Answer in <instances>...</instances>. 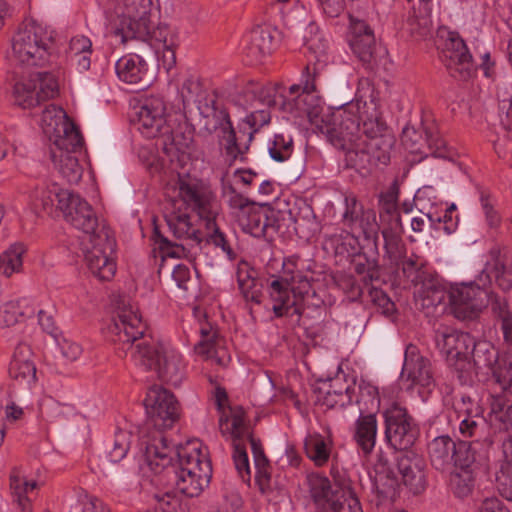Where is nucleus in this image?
<instances>
[{
	"instance_id": "nucleus-1",
	"label": "nucleus",
	"mask_w": 512,
	"mask_h": 512,
	"mask_svg": "<svg viewBox=\"0 0 512 512\" xmlns=\"http://www.w3.org/2000/svg\"><path fill=\"white\" fill-rule=\"evenodd\" d=\"M316 78V69L311 71L309 65L305 66L301 82L291 85L287 95L279 96L281 109L297 117L306 115L315 129L343 152L363 137L360 134V101H354L350 94L342 100L334 99L336 109L330 119H324L323 100L317 91Z\"/></svg>"
},
{
	"instance_id": "nucleus-2",
	"label": "nucleus",
	"mask_w": 512,
	"mask_h": 512,
	"mask_svg": "<svg viewBox=\"0 0 512 512\" xmlns=\"http://www.w3.org/2000/svg\"><path fill=\"white\" fill-rule=\"evenodd\" d=\"M484 268L478 282H460L451 285L450 304L457 320H476L482 311L491 306L497 320H512L505 298L486 289L492 282L503 292L512 289V254L501 244L493 245L487 252Z\"/></svg>"
},
{
	"instance_id": "nucleus-3",
	"label": "nucleus",
	"mask_w": 512,
	"mask_h": 512,
	"mask_svg": "<svg viewBox=\"0 0 512 512\" xmlns=\"http://www.w3.org/2000/svg\"><path fill=\"white\" fill-rule=\"evenodd\" d=\"M107 331L113 342L135 344V359L158 377L176 385L181 380L180 356L169 353L151 335L147 322H110Z\"/></svg>"
},
{
	"instance_id": "nucleus-4",
	"label": "nucleus",
	"mask_w": 512,
	"mask_h": 512,
	"mask_svg": "<svg viewBox=\"0 0 512 512\" xmlns=\"http://www.w3.org/2000/svg\"><path fill=\"white\" fill-rule=\"evenodd\" d=\"M174 447L169 446L167 438L158 432L146 442L144 460L155 473L165 472L176 488L188 497L198 496L209 484V472L203 470L195 476L194 472L179 470L173 463Z\"/></svg>"
},
{
	"instance_id": "nucleus-5",
	"label": "nucleus",
	"mask_w": 512,
	"mask_h": 512,
	"mask_svg": "<svg viewBox=\"0 0 512 512\" xmlns=\"http://www.w3.org/2000/svg\"><path fill=\"white\" fill-rule=\"evenodd\" d=\"M11 61L23 67H44L55 50V31L35 20H25L11 39Z\"/></svg>"
},
{
	"instance_id": "nucleus-6",
	"label": "nucleus",
	"mask_w": 512,
	"mask_h": 512,
	"mask_svg": "<svg viewBox=\"0 0 512 512\" xmlns=\"http://www.w3.org/2000/svg\"><path fill=\"white\" fill-rule=\"evenodd\" d=\"M299 256L293 255L284 259L282 269L277 275L267 279L268 292L273 300V311L276 317H289L292 302L296 296L295 287L303 272L298 269Z\"/></svg>"
},
{
	"instance_id": "nucleus-7",
	"label": "nucleus",
	"mask_w": 512,
	"mask_h": 512,
	"mask_svg": "<svg viewBox=\"0 0 512 512\" xmlns=\"http://www.w3.org/2000/svg\"><path fill=\"white\" fill-rule=\"evenodd\" d=\"M436 45L440 51L441 62L453 78L465 81L472 76V55L458 32L439 29Z\"/></svg>"
},
{
	"instance_id": "nucleus-8",
	"label": "nucleus",
	"mask_w": 512,
	"mask_h": 512,
	"mask_svg": "<svg viewBox=\"0 0 512 512\" xmlns=\"http://www.w3.org/2000/svg\"><path fill=\"white\" fill-rule=\"evenodd\" d=\"M60 197L59 210L62 211L65 221L88 235L89 242L95 240L102 230H110L104 222H100L95 209L79 195L63 192Z\"/></svg>"
},
{
	"instance_id": "nucleus-9",
	"label": "nucleus",
	"mask_w": 512,
	"mask_h": 512,
	"mask_svg": "<svg viewBox=\"0 0 512 512\" xmlns=\"http://www.w3.org/2000/svg\"><path fill=\"white\" fill-rule=\"evenodd\" d=\"M131 435L127 431H119L114 439L107 441L91 460L93 470L107 473L115 481H121L129 476V468L123 459L130 447Z\"/></svg>"
},
{
	"instance_id": "nucleus-10",
	"label": "nucleus",
	"mask_w": 512,
	"mask_h": 512,
	"mask_svg": "<svg viewBox=\"0 0 512 512\" xmlns=\"http://www.w3.org/2000/svg\"><path fill=\"white\" fill-rule=\"evenodd\" d=\"M144 406L153 426L158 429L151 437L158 432L163 435L160 430L171 428L180 417V407L176 397L163 387H151L144 399ZM151 439L149 438L147 442ZM143 444L146 446V441Z\"/></svg>"
},
{
	"instance_id": "nucleus-11",
	"label": "nucleus",
	"mask_w": 512,
	"mask_h": 512,
	"mask_svg": "<svg viewBox=\"0 0 512 512\" xmlns=\"http://www.w3.org/2000/svg\"><path fill=\"white\" fill-rule=\"evenodd\" d=\"M445 343L450 346L446 356L448 367L461 385L472 386L475 374L469 355L472 337L468 333L456 331L445 335Z\"/></svg>"
},
{
	"instance_id": "nucleus-12",
	"label": "nucleus",
	"mask_w": 512,
	"mask_h": 512,
	"mask_svg": "<svg viewBox=\"0 0 512 512\" xmlns=\"http://www.w3.org/2000/svg\"><path fill=\"white\" fill-rule=\"evenodd\" d=\"M85 259L91 273L101 281L111 280L116 273V263L111 257L116 249V240L111 230H102L90 241Z\"/></svg>"
},
{
	"instance_id": "nucleus-13",
	"label": "nucleus",
	"mask_w": 512,
	"mask_h": 512,
	"mask_svg": "<svg viewBox=\"0 0 512 512\" xmlns=\"http://www.w3.org/2000/svg\"><path fill=\"white\" fill-rule=\"evenodd\" d=\"M419 435V429L406 409L397 405L385 412V438L395 450L411 448Z\"/></svg>"
},
{
	"instance_id": "nucleus-14",
	"label": "nucleus",
	"mask_w": 512,
	"mask_h": 512,
	"mask_svg": "<svg viewBox=\"0 0 512 512\" xmlns=\"http://www.w3.org/2000/svg\"><path fill=\"white\" fill-rule=\"evenodd\" d=\"M176 186L179 198L196 211L203 220L213 215L215 195L206 182L185 173L178 174Z\"/></svg>"
},
{
	"instance_id": "nucleus-15",
	"label": "nucleus",
	"mask_w": 512,
	"mask_h": 512,
	"mask_svg": "<svg viewBox=\"0 0 512 512\" xmlns=\"http://www.w3.org/2000/svg\"><path fill=\"white\" fill-rule=\"evenodd\" d=\"M56 144L61 150L59 172L68 183H78L82 178L83 168L73 153L80 150L84 144L81 132L71 125L69 129H64V135L57 140Z\"/></svg>"
},
{
	"instance_id": "nucleus-16",
	"label": "nucleus",
	"mask_w": 512,
	"mask_h": 512,
	"mask_svg": "<svg viewBox=\"0 0 512 512\" xmlns=\"http://www.w3.org/2000/svg\"><path fill=\"white\" fill-rule=\"evenodd\" d=\"M38 89L30 83L17 82L13 88L15 103L23 108H33L54 98L58 93V83L50 72H37Z\"/></svg>"
},
{
	"instance_id": "nucleus-17",
	"label": "nucleus",
	"mask_w": 512,
	"mask_h": 512,
	"mask_svg": "<svg viewBox=\"0 0 512 512\" xmlns=\"http://www.w3.org/2000/svg\"><path fill=\"white\" fill-rule=\"evenodd\" d=\"M33 352L29 345L19 343L9 365V376L13 381V388L19 390L24 399L29 395L26 388L36 383V366L32 360Z\"/></svg>"
},
{
	"instance_id": "nucleus-18",
	"label": "nucleus",
	"mask_w": 512,
	"mask_h": 512,
	"mask_svg": "<svg viewBox=\"0 0 512 512\" xmlns=\"http://www.w3.org/2000/svg\"><path fill=\"white\" fill-rule=\"evenodd\" d=\"M139 131L147 138H159L168 126L166 104L160 96L146 97L137 112Z\"/></svg>"
},
{
	"instance_id": "nucleus-19",
	"label": "nucleus",
	"mask_w": 512,
	"mask_h": 512,
	"mask_svg": "<svg viewBox=\"0 0 512 512\" xmlns=\"http://www.w3.org/2000/svg\"><path fill=\"white\" fill-rule=\"evenodd\" d=\"M450 292L447 293L445 287L436 275L427 278L421 284L419 291L420 295V309L427 318L442 317L447 311L448 307L451 315L454 316L450 304Z\"/></svg>"
},
{
	"instance_id": "nucleus-20",
	"label": "nucleus",
	"mask_w": 512,
	"mask_h": 512,
	"mask_svg": "<svg viewBox=\"0 0 512 512\" xmlns=\"http://www.w3.org/2000/svg\"><path fill=\"white\" fill-rule=\"evenodd\" d=\"M493 444L490 437L483 440L455 442V453L453 455V466L460 470L475 471L478 466L484 465L489 457V448Z\"/></svg>"
},
{
	"instance_id": "nucleus-21",
	"label": "nucleus",
	"mask_w": 512,
	"mask_h": 512,
	"mask_svg": "<svg viewBox=\"0 0 512 512\" xmlns=\"http://www.w3.org/2000/svg\"><path fill=\"white\" fill-rule=\"evenodd\" d=\"M159 138L162 139L163 151L168 156L184 161L189 158L194 143V128L186 121L178 123L175 129L168 124Z\"/></svg>"
},
{
	"instance_id": "nucleus-22",
	"label": "nucleus",
	"mask_w": 512,
	"mask_h": 512,
	"mask_svg": "<svg viewBox=\"0 0 512 512\" xmlns=\"http://www.w3.org/2000/svg\"><path fill=\"white\" fill-rule=\"evenodd\" d=\"M470 348L469 355H471L475 375L480 373L487 375L490 373L494 383L497 385V374L504 367L512 366V362L499 361V353L489 341L475 342L472 338Z\"/></svg>"
},
{
	"instance_id": "nucleus-23",
	"label": "nucleus",
	"mask_w": 512,
	"mask_h": 512,
	"mask_svg": "<svg viewBox=\"0 0 512 512\" xmlns=\"http://www.w3.org/2000/svg\"><path fill=\"white\" fill-rule=\"evenodd\" d=\"M296 296L292 302L291 314L289 317L297 315L299 317L313 318V312L323 310L325 308L323 298L317 293L315 288V280L312 276L303 273L295 287Z\"/></svg>"
},
{
	"instance_id": "nucleus-24",
	"label": "nucleus",
	"mask_w": 512,
	"mask_h": 512,
	"mask_svg": "<svg viewBox=\"0 0 512 512\" xmlns=\"http://www.w3.org/2000/svg\"><path fill=\"white\" fill-rule=\"evenodd\" d=\"M313 392L316 402L328 409L344 408L352 401L350 386L339 378L318 380Z\"/></svg>"
},
{
	"instance_id": "nucleus-25",
	"label": "nucleus",
	"mask_w": 512,
	"mask_h": 512,
	"mask_svg": "<svg viewBox=\"0 0 512 512\" xmlns=\"http://www.w3.org/2000/svg\"><path fill=\"white\" fill-rule=\"evenodd\" d=\"M394 265L397 269L396 278H399L398 280L395 279V282H397V285L403 284L404 288L421 285L427 278L434 275L425 270L426 261L414 252L405 255Z\"/></svg>"
},
{
	"instance_id": "nucleus-26",
	"label": "nucleus",
	"mask_w": 512,
	"mask_h": 512,
	"mask_svg": "<svg viewBox=\"0 0 512 512\" xmlns=\"http://www.w3.org/2000/svg\"><path fill=\"white\" fill-rule=\"evenodd\" d=\"M143 54L133 52V54L121 57L115 64V70L120 80L137 85L139 90L148 86L147 64L143 59Z\"/></svg>"
},
{
	"instance_id": "nucleus-27",
	"label": "nucleus",
	"mask_w": 512,
	"mask_h": 512,
	"mask_svg": "<svg viewBox=\"0 0 512 512\" xmlns=\"http://www.w3.org/2000/svg\"><path fill=\"white\" fill-rule=\"evenodd\" d=\"M309 486L311 496L314 502L324 512L339 507L348 502L349 499L344 497L341 491H332L331 483L327 477L320 475H312L309 477Z\"/></svg>"
},
{
	"instance_id": "nucleus-28",
	"label": "nucleus",
	"mask_w": 512,
	"mask_h": 512,
	"mask_svg": "<svg viewBox=\"0 0 512 512\" xmlns=\"http://www.w3.org/2000/svg\"><path fill=\"white\" fill-rule=\"evenodd\" d=\"M349 44L362 62H371L375 52V37L373 30L365 21L352 22Z\"/></svg>"
},
{
	"instance_id": "nucleus-29",
	"label": "nucleus",
	"mask_w": 512,
	"mask_h": 512,
	"mask_svg": "<svg viewBox=\"0 0 512 512\" xmlns=\"http://www.w3.org/2000/svg\"><path fill=\"white\" fill-rule=\"evenodd\" d=\"M401 376L421 386H428L431 383L430 363L416 352V348L413 345H409L406 349Z\"/></svg>"
},
{
	"instance_id": "nucleus-30",
	"label": "nucleus",
	"mask_w": 512,
	"mask_h": 512,
	"mask_svg": "<svg viewBox=\"0 0 512 512\" xmlns=\"http://www.w3.org/2000/svg\"><path fill=\"white\" fill-rule=\"evenodd\" d=\"M236 277L239 290L245 300L260 304L263 297V283L258 277V271L247 261L240 260L237 264Z\"/></svg>"
},
{
	"instance_id": "nucleus-31",
	"label": "nucleus",
	"mask_w": 512,
	"mask_h": 512,
	"mask_svg": "<svg viewBox=\"0 0 512 512\" xmlns=\"http://www.w3.org/2000/svg\"><path fill=\"white\" fill-rule=\"evenodd\" d=\"M343 220L349 225L359 221L365 238L367 239L372 237V234H376L374 229L376 226L375 213L372 210L364 211L362 204L353 194L345 197Z\"/></svg>"
},
{
	"instance_id": "nucleus-32",
	"label": "nucleus",
	"mask_w": 512,
	"mask_h": 512,
	"mask_svg": "<svg viewBox=\"0 0 512 512\" xmlns=\"http://www.w3.org/2000/svg\"><path fill=\"white\" fill-rule=\"evenodd\" d=\"M151 21L149 17H125L121 16L116 25L114 34L119 36L123 44L129 41L139 42L138 47H143L145 38L149 35Z\"/></svg>"
},
{
	"instance_id": "nucleus-33",
	"label": "nucleus",
	"mask_w": 512,
	"mask_h": 512,
	"mask_svg": "<svg viewBox=\"0 0 512 512\" xmlns=\"http://www.w3.org/2000/svg\"><path fill=\"white\" fill-rule=\"evenodd\" d=\"M232 423L231 435L233 437V461L235 468L241 471L245 469L248 472V455L243 442V436L246 433L244 425V410L242 407L231 408Z\"/></svg>"
},
{
	"instance_id": "nucleus-34",
	"label": "nucleus",
	"mask_w": 512,
	"mask_h": 512,
	"mask_svg": "<svg viewBox=\"0 0 512 512\" xmlns=\"http://www.w3.org/2000/svg\"><path fill=\"white\" fill-rule=\"evenodd\" d=\"M255 133H257L255 128H252L249 122H245L244 120L238 123L236 129L231 126L224 136L227 141L225 147L226 154L232 159H236L239 155L245 154L249 150Z\"/></svg>"
},
{
	"instance_id": "nucleus-35",
	"label": "nucleus",
	"mask_w": 512,
	"mask_h": 512,
	"mask_svg": "<svg viewBox=\"0 0 512 512\" xmlns=\"http://www.w3.org/2000/svg\"><path fill=\"white\" fill-rule=\"evenodd\" d=\"M455 447V441L447 435L434 438L427 448L431 465L439 471L453 467Z\"/></svg>"
},
{
	"instance_id": "nucleus-36",
	"label": "nucleus",
	"mask_w": 512,
	"mask_h": 512,
	"mask_svg": "<svg viewBox=\"0 0 512 512\" xmlns=\"http://www.w3.org/2000/svg\"><path fill=\"white\" fill-rule=\"evenodd\" d=\"M351 266L356 274L363 276L365 285H374L384 282L382 279V268L378 263L377 253L368 255L360 248L350 260Z\"/></svg>"
},
{
	"instance_id": "nucleus-37",
	"label": "nucleus",
	"mask_w": 512,
	"mask_h": 512,
	"mask_svg": "<svg viewBox=\"0 0 512 512\" xmlns=\"http://www.w3.org/2000/svg\"><path fill=\"white\" fill-rule=\"evenodd\" d=\"M63 192L70 191L60 189L56 183L41 180L35 185L30 195L35 211L50 214L53 211L55 199L57 200V208H59L60 194Z\"/></svg>"
},
{
	"instance_id": "nucleus-38",
	"label": "nucleus",
	"mask_w": 512,
	"mask_h": 512,
	"mask_svg": "<svg viewBox=\"0 0 512 512\" xmlns=\"http://www.w3.org/2000/svg\"><path fill=\"white\" fill-rule=\"evenodd\" d=\"M53 312V307H51L49 310H36L32 302L27 298L9 301L2 307V317L5 320H17L18 318L30 319L35 315H37L38 320H43L44 318L51 320L55 316Z\"/></svg>"
},
{
	"instance_id": "nucleus-39",
	"label": "nucleus",
	"mask_w": 512,
	"mask_h": 512,
	"mask_svg": "<svg viewBox=\"0 0 512 512\" xmlns=\"http://www.w3.org/2000/svg\"><path fill=\"white\" fill-rule=\"evenodd\" d=\"M288 221L290 228L298 237L307 241L314 238L321 230L320 223L310 206H306L296 214L288 210Z\"/></svg>"
},
{
	"instance_id": "nucleus-40",
	"label": "nucleus",
	"mask_w": 512,
	"mask_h": 512,
	"mask_svg": "<svg viewBox=\"0 0 512 512\" xmlns=\"http://www.w3.org/2000/svg\"><path fill=\"white\" fill-rule=\"evenodd\" d=\"M489 422L499 431H507L512 423V400H509L504 391L492 394L490 397Z\"/></svg>"
},
{
	"instance_id": "nucleus-41",
	"label": "nucleus",
	"mask_w": 512,
	"mask_h": 512,
	"mask_svg": "<svg viewBox=\"0 0 512 512\" xmlns=\"http://www.w3.org/2000/svg\"><path fill=\"white\" fill-rule=\"evenodd\" d=\"M177 457L174 464L177 465L179 470H185V472H194L195 476L203 470L204 466L207 467L209 472V481L212 477V464L208 458L207 453H203L199 447L193 448V453H189L186 448L175 449L173 458Z\"/></svg>"
},
{
	"instance_id": "nucleus-42",
	"label": "nucleus",
	"mask_w": 512,
	"mask_h": 512,
	"mask_svg": "<svg viewBox=\"0 0 512 512\" xmlns=\"http://www.w3.org/2000/svg\"><path fill=\"white\" fill-rule=\"evenodd\" d=\"M165 221L169 231L175 238L190 239L196 244L204 241V233L192 225L190 216L187 213L171 212L165 215Z\"/></svg>"
},
{
	"instance_id": "nucleus-43",
	"label": "nucleus",
	"mask_w": 512,
	"mask_h": 512,
	"mask_svg": "<svg viewBox=\"0 0 512 512\" xmlns=\"http://www.w3.org/2000/svg\"><path fill=\"white\" fill-rule=\"evenodd\" d=\"M344 168L354 169L359 173H369L372 170L369 144L367 139L360 138L351 147L343 151Z\"/></svg>"
},
{
	"instance_id": "nucleus-44",
	"label": "nucleus",
	"mask_w": 512,
	"mask_h": 512,
	"mask_svg": "<svg viewBox=\"0 0 512 512\" xmlns=\"http://www.w3.org/2000/svg\"><path fill=\"white\" fill-rule=\"evenodd\" d=\"M397 468L403 483L409 486L414 493H418L424 488V473L418 458L401 455L397 458Z\"/></svg>"
},
{
	"instance_id": "nucleus-45",
	"label": "nucleus",
	"mask_w": 512,
	"mask_h": 512,
	"mask_svg": "<svg viewBox=\"0 0 512 512\" xmlns=\"http://www.w3.org/2000/svg\"><path fill=\"white\" fill-rule=\"evenodd\" d=\"M377 421L374 415H360L355 423L354 439L365 455H369L376 443Z\"/></svg>"
},
{
	"instance_id": "nucleus-46",
	"label": "nucleus",
	"mask_w": 512,
	"mask_h": 512,
	"mask_svg": "<svg viewBox=\"0 0 512 512\" xmlns=\"http://www.w3.org/2000/svg\"><path fill=\"white\" fill-rule=\"evenodd\" d=\"M267 217L265 204L252 203L240 221L244 231L261 238L267 237Z\"/></svg>"
},
{
	"instance_id": "nucleus-47",
	"label": "nucleus",
	"mask_w": 512,
	"mask_h": 512,
	"mask_svg": "<svg viewBox=\"0 0 512 512\" xmlns=\"http://www.w3.org/2000/svg\"><path fill=\"white\" fill-rule=\"evenodd\" d=\"M154 249L152 251L153 258L156 260V251L160 253L161 261L163 262L167 257L170 258H181L185 255L186 249L183 245L172 242L168 239L160 230V227L153 222V231L151 235Z\"/></svg>"
},
{
	"instance_id": "nucleus-48",
	"label": "nucleus",
	"mask_w": 512,
	"mask_h": 512,
	"mask_svg": "<svg viewBox=\"0 0 512 512\" xmlns=\"http://www.w3.org/2000/svg\"><path fill=\"white\" fill-rule=\"evenodd\" d=\"M280 87L278 84L270 82L259 83L249 81L244 88V93L249 99L258 101L269 108L278 104L277 96Z\"/></svg>"
},
{
	"instance_id": "nucleus-49",
	"label": "nucleus",
	"mask_w": 512,
	"mask_h": 512,
	"mask_svg": "<svg viewBox=\"0 0 512 512\" xmlns=\"http://www.w3.org/2000/svg\"><path fill=\"white\" fill-rule=\"evenodd\" d=\"M205 228L204 240L209 244H213L216 248H220L230 261L236 260L238 254L232 247L226 234L220 230L214 215L205 219Z\"/></svg>"
},
{
	"instance_id": "nucleus-50",
	"label": "nucleus",
	"mask_w": 512,
	"mask_h": 512,
	"mask_svg": "<svg viewBox=\"0 0 512 512\" xmlns=\"http://www.w3.org/2000/svg\"><path fill=\"white\" fill-rule=\"evenodd\" d=\"M168 29L167 27L158 26L154 28L152 24L149 27V35L143 42V47H131L129 50L132 52H138L143 54L145 57H151L159 53L160 49H168L167 43Z\"/></svg>"
},
{
	"instance_id": "nucleus-51",
	"label": "nucleus",
	"mask_w": 512,
	"mask_h": 512,
	"mask_svg": "<svg viewBox=\"0 0 512 512\" xmlns=\"http://www.w3.org/2000/svg\"><path fill=\"white\" fill-rule=\"evenodd\" d=\"M504 457L496 474L497 489L503 498L512 502V443L505 446Z\"/></svg>"
},
{
	"instance_id": "nucleus-52",
	"label": "nucleus",
	"mask_w": 512,
	"mask_h": 512,
	"mask_svg": "<svg viewBox=\"0 0 512 512\" xmlns=\"http://www.w3.org/2000/svg\"><path fill=\"white\" fill-rule=\"evenodd\" d=\"M357 404L360 415H374L380 408V397L378 388L369 382L361 381L359 384V396Z\"/></svg>"
},
{
	"instance_id": "nucleus-53",
	"label": "nucleus",
	"mask_w": 512,
	"mask_h": 512,
	"mask_svg": "<svg viewBox=\"0 0 512 512\" xmlns=\"http://www.w3.org/2000/svg\"><path fill=\"white\" fill-rule=\"evenodd\" d=\"M373 485L379 498L377 505L382 500L394 501L396 498L399 481L394 470L376 473Z\"/></svg>"
},
{
	"instance_id": "nucleus-54",
	"label": "nucleus",
	"mask_w": 512,
	"mask_h": 512,
	"mask_svg": "<svg viewBox=\"0 0 512 512\" xmlns=\"http://www.w3.org/2000/svg\"><path fill=\"white\" fill-rule=\"evenodd\" d=\"M25 251V246L22 243H15L0 254V273L10 277L12 274L20 272Z\"/></svg>"
},
{
	"instance_id": "nucleus-55",
	"label": "nucleus",
	"mask_w": 512,
	"mask_h": 512,
	"mask_svg": "<svg viewBox=\"0 0 512 512\" xmlns=\"http://www.w3.org/2000/svg\"><path fill=\"white\" fill-rule=\"evenodd\" d=\"M423 132L427 146L434 157L453 160L455 153L447 147L446 141L434 123L423 124Z\"/></svg>"
},
{
	"instance_id": "nucleus-56",
	"label": "nucleus",
	"mask_w": 512,
	"mask_h": 512,
	"mask_svg": "<svg viewBox=\"0 0 512 512\" xmlns=\"http://www.w3.org/2000/svg\"><path fill=\"white\" fill-rule=\"evenodd\" d=\"M266 150L270 158L276 162L288 160L294 150L293 139L290 135L274 134L266 143Z\"/></svg>"
},
{
	"instance_id": "nucleus-57",
	"label": "nucleus",
	"mask_w": 512,
	"mask_h": 512,
	"mask_svg": "<svg viewBox=\"0 0 512 512\" xmlns=\"http://www.w3.org/2000/svg\"><path fill=\"white\" fill-rule=\"evenodd\" d=\"M202 117L205 119L204 128L210 134L220 129L225 136L232 126L230 115L225 108H207L202 110Z\"/></svg>"
},
{
	"instance_id": "nucleus-58",
	"label": "nucleus",
	"mask_w": 512,
	"mask_h": 512,
	"mask_svg": "<svg viewBox=\"0 0 512 512\" xmlns=\"http://www.w3.org/2000/svg\"><path fill=\"white\" fill-rule=\"evenodd\" d=\"M394 143L395 139L392 135L368 141L369 156L372 158V169L379 164L387 165L390 162V151Z\"/></svg>"
},
{
	"instance_id": "nucleus-59",
	"label": "nucleus",
	"mask_w": 512,
	"mask_h": 512,
	"mask_svg": "<svg viewBox=\"0 0 512 512\" xmlns=\"http://www.w3.org/2000/svg\"><path fill=\"white\" fill-rule=\"evenodd\" d=\"M497 99L499 101L501 124L505 131L508 132L511 126L509 111L512 108V82L510 80H501L497 84Z\"/></svg>"
},
{
	"instance_id": "nucleus-60",
	"label": "nucleus",
	"mask_w": 512,
	"mask_h": 512,
	"mask_svg": "<svg viewBox=\"0 0 512 512\" xmlns=\"http://www.w3.org/2000/svg\"><path fill=\"white\" fill-rule=\"evenodd\" d=\"M304 448L307 456L315 463V465L323 466L328 462L330 457V448L321 435L316 434L308 437L305 440Z\"/></svg>"
},
{
	"instance_id": "nucleus-61",
	"label": "nucleus",
	"mask_w": 512,
	"mask_h": 512,
	"mask_svg": "<svg viewBox=\"0 0 512 512\" xmlns=\"http://www.w3.org/2000/svg\"><path fill=\"white\" fill-rule=\"evenodd\" d=\"M326 242L336 255H346L350 259L360 249L358 239L347 232L329 235Z\"/></svg>"
},
{
	"instance_id": "nucleus-62",
	"label": "nucleus",
	"mask_w": 512,
	"mask_h": 512,
	"mask_svg": "<svg viewBox=\"0 0 512 512\" xmlns=\"http://www.w3.org/2000/svg\"><path fill=\"white\" fill-rule=\"evenodd\" d=\"M113 306L119 320H142L143 318L138 304L128 296H116L113 299Z\"/></svg>"
},
{
	"instance_id": "nucleus-63",
	"label": "nucleus",
	"mask_w": 512,
	"mask_h": 512,
	"mask_svg": "<svg viewBox=\"0 0 512 512\" xmlns=\"http://www.w3.org/2000/svg\"><path fill=\"white\" fill-rule=\"evenodd\" d=\"M475 471L460 470L451 474L450 483L454 494L460 498L467 497L474 488Z\"/></svg>"
},
{
	"instance_id": "nucleus-64",
	"label": "nucleus",
	"mask_w": 512,
	"mask_h": 512,
	"mask_svg": "<svg viewBox=\"0 0 512 512\" xmlns=\"http://www.w3.org/2000/svg\"><path fill=\"white\" fill-rule=\"evenodd\" d=\"M153 498L157 502V509L162 512H188L187 503H184L174 492L156 493Z\"/></svg>"
}]
</instances>
